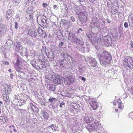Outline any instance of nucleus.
<instances>
[{
  "instance_id": "2f4dec72",
  "label": "nucleus",
  "mask_w": 133,
  "mask_h": 133,
  "mask_svg": "<svg viewBox=\"0 0 133 133\" xmlns=\"http://www.w3.org/2000/svg\"><path fill=\"white\" fill-rule=\"evenodd\" d=\"M35 61H31V64L32 65V66L36 69L37 65L35 63Z\"/></svg>"
},
{
  "instance_id": "49530a36",
  "label": "nucleus",
  "mask_w": 133,
  "mask_h": 133,
  "mask_svg": "<svg viewBox=\"0 0 133 133\" xmlns=\"http://www.w3.org/2000/svg\"><path fill=\"white\" fill-rule=\"evenodd\" d=\"M71 20L72 21V22H74L75 21V18L74 17L72 16L71 17Z\"/></svg>"
},
{
  "instance_id": "72a5a7b5",
  "label": "nucleus",
  "mask_w": 133,
  "mask_h": 133,
  "mask_svg": "<svg viewBox=\"0 0 133 133\" xmlns=\"http://www.w3.org/2000/svg\"><path fill=\"white\" fill-rule=\"evenodd\" d=\"M49 101L51 102H52L53 101L56 102L57 101V99H56L55 98H50L49 99Z\"/></svg>"
},
{
  "instance_id": "3c124183",
  "label": "nucleus",
  "mask_w": 133,
  "mask_h": 133,
  "mask_svg": "<svg viewBox=\"0 0 133 133\" xmlns=\"http://www.w3.org/2000/svg\"><path fill=\"white\" fill-rule=\"evenodd\" d=\"M13 76H14V75L12 74H11L10 75V78L11 79H13Z\"/></svg>"
},
{
  "instance_id": "13d9d810",
  "label": "nucleus",
  "mask_w": 133,
  "mask_h": 133,
  "mask_svg": "<svg viewBox=\"0 0 133 133\" xmlns=\"http://www.w3.org/2000/svg\"><path fill=\"white\" fill-rule=\"evenodd\" d=\"M8 71L9 72H11V70L10 69H9Z\"/></svg>"
},
{
  "instance_id": "a211bd4d",
  "label": "nucleus",
  "mask_w": 133,
  "mask_h": 133,
  "mask_svg": "<svg viewBox=\"0 0 133 133\" xmlns=\"http://www.w3.org/2000/svg\"><path fill=\"white\" fill-rule=\"evenodd\" d=\"M9 94H6L5 96H4V99L5 102H4L6 105H8L9 103L10 100L9 99L8 95Z\"/></svg>"
},
{
  "instance_id": "f704fd0d",
  "label": "nucleus",
  "mask_w": 133,
  "mask_h": 133,
  "mask_svg": "<svg viewBox=\"0 0 133 133\" xmlns=\"http://www.w3.org/2000/svg\"><path fill=\"white\" fill-rule=\"evenodd\" d=\"M67 72H70L69 71H67L64 73V75L66 78H67L68 77V76L69 75V74H67Z\"/></svg>"
},
{
  "instance_id": "f8f14e48",
  "label": "nucleus",
  "mask_w": 133,
  "mask_h": 133,
  "mask_svg": "<svg viewBox=\"0 0 133 133\" xmlns=\"http://www.w3.org/2000/svg\"><path fill=\"white\" fill-rule=\"evenodd\" d=\"M4 90L5 93L6 94H9L10 93L11 91V90L10 88V86L6 84L4 86Z\"/></svg>"
},
{
  "instance_id": "f03ea898",
  "label": "nucleus",
  "mask_w": 133,
  "mask_h": 133,
  "mask_svg": "<svg viewBox=\"0 0 133 133\" xmlns=\"http://www.w3.org/2000/svg\"><path fill=\"white\" fill-rule=\"evenodd\" d=\"M101 124L98 121H96L94 123L91 124H88L86 127V128L89 131H97L101 127Z\"/></svg>"
},
{
  "instance_id": "f257e3e1",
  "label": "nucleus",
  "mask_w": 133,
  "mask_h": 133,
  "mask_svg": "<svg viewBox=\"0 0 133 133\" xmlns=\"http://www.w3.org/2000/svg\"><path fill=\"white\" fill-rule=\"evenodd\" d=\"M97 56L99 57L100 61V64L101 65L109 66L110 60L109 59L111 57L109 53L106 51H104L102 55L98 54Z\"/></svg>"
},
{
  "instance_id": "8fccbe9b",
  "label": "nucleus",
  "mask_w": 133,
  "mask_h": 133,
  "mask_svg": "<svg viewBox=\"0 0 133 133\" xmlns=\"http://www.w3.org/2000/svg\"><path fill=\"white\" fill-rule=\"evenodd\" d=\"M42 5L44 7H45L46 6H47V4L46 3H43L42 4Z\"/></svg>"
},
{
  "instance_id": "4c0bfd02",
  "label": "nucleus",
  "mask_w": 133,
  "mask_h": 133,
  "mask_svg": "<svg viewBox=\"0 0 133 133\" xmlns=\"http://www.w3.org/2000/svg\"><path fill=\"white\" fill-rule=\"evenodd\" d=\"M94 25L97 28H99L100 27V24L99 22H96L94 24Z\"/></svg>"
},
{
  "instance_id": "9b49d317",
  "label": "nucleus",
  "mask_w": 133,
  "mask_h": 133,
  "mask_svg": "<svg viewBox=\"0 0 133 133\" xmlns=\"http://www.w3.org/2000/svg\"><path fill=\"white\" fill-rule=\"evenodd\" d=\"M29 108L31 109L34 112H37L38 111V108L36 106L33 105V104L30 103L29 105Z\"/></svg>"
},
{
  "instance_id": "bb28decb",
  "label": "nucleus",
  "mask_w": 133,
  "mask_h": 133,
  "mask_svg": "<svg viewBox=\"0 0 133 133\" xmlns=\"http://www.w3.org/2000/svg\"><path fill=\"white\" fill-rule=\"evenodd\" d=\"M33 8L32 6H30L26 10V12H28L31 13V14H32L33 11Z\"/></svg>"
},
{
  "instance_id": "c85d7f7f",
  "label": "nucleus",
  "mask_w": 133,
  "mask_h": 133,
  "mask_svg": "<svg viewBox=\"0 0 133 133\" xmlns=\"http://www.w3.org/2000/svg\"><path fill=\"white\" fill-rule=\"evenodd\" d=\"M62 56L63 57L64 59L65 60H66V59H67L69 56V55L67 52H66L65 53L63 54V55H62Z\"/></svg>"
},
{
  "instance_id": "f3484780",
  "label": "nucleus",
  "mask_w": 133,
  "mask_h": 133,
  "mask_svg": "<svg viewBox=\"0 0 133 133\" xmlns=\"http://www.w3.org/2000/svg\"><path fill=\"white\" fill-rule=\"evenodd\" d=\"M38 33L39 35L41 36H43L44 35L45 36V34L46 33L44 31H43L41 28L39 27L37 30Z\"/></svg>"
},
{
  "instance_id": "6ab92c4d",
  "label": "nucleus",
  "mask_w": 133,
  "mask_h": 133,
  "mask_svg": "<svg viewBox=\"0 0 133 133\" xmlns=\"http://www.w3.org/2000/svg\"><path fill=\"white\" fill-rule=\"evenodd\" d=\"M115 70L114 69H111L108 70V74L110 77H112L115 73Z\"/></svg>"
},
{
  "instance_id": "6e6d98bb",
  "label": "nucleus",
  "mask_w": 133,
  "mask_h": 133,
  "mask_svg": "<svg viewBox=\"0 0 133 133\" xmlns=\"http://www.w3.org/2000/svg\"><path fill=\"white\" fill-rule=\"evenodd\" d=\"M78 30L79 31H83L82 29L81 28H79Z\"/></svg>"
},
{
  "instance_id": "5fc2aeb1",
  "label": "nucleus",
  "mask_w": 133,
  "mask_h": 133,
  "mask_svg": "<svg viewBox=\"0 0 133 133\" xmlns=\"http://www.w3.org/2000/svg\"><path fill=\"white\" fill-rule=\"evenodd\" d=\"M3 117L2 116H0V120H3Z\"/></svg>"
},
{
  "instance_id": "09e8293b",
  "label": "nucleus",
  "mask_w": 133,
  "mask_h": 133,
  "mask_svg": "<svg viewBox=\"0 0 133 133\" xmlns=\"http://www.w3.org/2000/svg\"><path fill=\"white\" fill-rule=\"evenodd\" d=\"M52 108L53 109H55L56 108V106H57V104L55 106H54L52 104Z\"/></svg>"
},
{
  "instance_id": "c03bdc74",
  "label": "nucleus",
  "mask_w": 133,
  "mask_h": 133,
  "mask_svg": "<svg viewBox=\"0 0 133 133\" xmlns=\"http://www.w3.org/2000/svg\"><path fill=\"white\" fill-rule=\"evenodd\" d=\"M39 61H40V60H36L35 62V63H36V64L37 65H38V63L40 62Z\"/></svg>"
},
{
  "instance_id": "a19ab883",
  "label": "nucleus",
  "mask_w": 133,
  "mask_h": 133,
  "mask_svg": "<svg viewBox=\"0 0 133 133\" xmlns=\"http://www.w3.org/2000/svg\"><path fill=\"white\" fill-rule=\"evenodd\" d=\"M124 26L125 28H128V25L127 22H125L124 24Z\"/></svg>"
},
{
  "instance_id": "7c9ffc66",
  "label": "nucleus",
  "mask_w": 133,
  "mask_h": 133,
  "mask_svg": "<svg viewBox=\"0 0 133 133\" xmlns=\"http://www.w3.org/2000/svg\"><path fill=\"white\" fill-rule=\"evenodd\" d=\"M62 22H63L64 25H66L68 23L70 22L69 21L63 19L62 21Z\"/></svg>"
},
{
  "instance_id": "774afa93",
  "label": "nucleus",
  "mask_w": 133,
  "mask_h": 133,
  "mask_svg": "<svg viewBox=\"0 0 133 133\" xmlns=\"http://www.w3.org/2000/svg\"><path fill=\"white\" fill-rule=\"evenodd\" d=\"M77 33H79V30H78V31L77 32Z\"/></svg>"
},
{
  "instance_id": "7ed1b4c3",
  "label": "nucleus",
  "mask_w": 133,
  "mask_h": 133,
  "mask_svg": "<svg viewBox=\"0 0 133 133\" xmlns=\"http://www.w3.org/2000/svg\"><path fill=\"white\" fill-rule=\"evenodd\" d=\"M124 66L130 69L133 68V59L132 58L129 57H124L123 63Z\"/></svg>"
},
{
  "instance_id": "ea45409f",
  "label": "nucleus",
  "mask_w": 133,
  "mask_h": 133,
  "mask_svg": "<svg viewBox=\"0 0 133 133\" xmlns=\"http://www.w3.org/2000/svg\"><path fill=\"white\" fill-rule=\"evenodd\" d=\"M129 115L130 116V117L133 119V112L130 113L129 114Z\"/></svg>"
},
{
  "instance_id": "2eb2a0df",
  "label": "nucleus",
  "mask_w": 133,
  "mask_h": 133,
  "mask_svg": "<svg viewBox=\"0 0 133 133\" xmlns=\"http://www.w3.org/2000/svg\"><path fill=\"white\" fill-rule=\"evenodd\" d=\"M47 89L49 91L54 92L56 89L55 86L54 85H48L47 86Z\"/></svg>"
},
{
  "instance_id": "39448f33",
  "label": "nucleus",
  "mask_w": 133,
  "mask_h": 133,
  "mask_svg": "<svg viewBox=\"0 0 133 133\" xmlns=\"http://www.w3.org/2000/svg\"><path fill=\"white\" fill-rule=\"evenodd\" d=\"M51 78L54 82L56 84H60L61 82V79L60 76L58 75L57 74H55L52 75L51 76Z\"/></svg>"
},
{
  "instance_id": "4468645a",
  "label": "nucleus",
  "mask_w": 133,
  "mask_h": 133,
  "mask_svg": "<svg viewBox=\"0 0 133 133\" xmlns=\"http://www.w3.org/2000/svg\"><path fill=\"white\" fill-rule=\"evenodd\" d=\"M93 117L90 116H87L84 118V120L86 123H90L93 120Z\"/></svg>"
},
{
  "instance_id": "338daca9",
  "label": "nucleus",
  "mask_w": 133,
  "mask_h": 133,
  "mask_svg": "<svg viewBox=\"0 0 133 133\" xmlns=\"http://www.w3.org/2000/svg\"><path fill=\"white\" fill-rule=\"evenodd\" d=\"M44 104V103H43V102H42L41 103V105H43Z\"/></svg>"
},
{
  "instance_id": "aec40b11",
  "label": "nucleus",
  "mask_w": 133,
  "mask_h": 133,
  "mask_svg": "<svg viewBox=\"0 0 133 133\" xmlns=\"http://www.w3.org/2000/svg\"><path fill=\"white\" fill-rule=\"evenodd\" d=\"M42 112L44 119L46 120L48 119L49 117V114L47 112L45 111H43Z\"/></svg>"
},
{
  "instance_id": "864d4df0",
  "label": "nucleus",
  "mask_w": 133,
  "mask_h": 133,
  "mask_svg": "<svg viewBox=\"0 0 133 133\" xmlns=\"http://www.w3.org/2000/svg\"><path fill=\"white\" fill-rule=\"evenodd\" d=\"M131 47L133 48V42H132L131 43Z\"/></svg>"
},
{
  "instance_id": "ddd939ff",
  "label": "nucleus",
  "mask_w": 133,
  "mask_h": 133,
  "mask_svg": "<svg viewBox=\"0 0 133 133\" xmlns=\"http://www.w3.org/2000/svg\"><path fill=\"white\" fill-rule=\"evenodd\" d=\"M73 42L75 43L77 45H81L82 43V41L80 39L78 38H76L74 36H72Z\"/></svg>"
},
{
  "instance_id": "412c9836",
  "label": "nucleus",
  "mask_w": 133,
  "mask_h": 133,
  "mask_svg": "<svg viewBox=\"0 0 133 133\" xmlns=\"http://www.w3.org/2000/svg\"><path fill=\"white\" fill-rule=\"evenodd\" d=\"M31 14V13L26 12L25 13V17L26 18L27 20L31 19L32 17Z\"/></svg>"
},
{
  "instance_id": "58836bf2",
  "label": "nucleus",
  "mask_w": 133,
  "mask_h": 133,
  "mask_svg": "<svg viewBox=\"0 0 133 133\" xmlns=\"http://www.w3.org/2000/svg\"><path fill=\"white\" fill-rule=\"evenodd\" d=\"M64 43L63 42H60L59 44V47L62 46L64 44Z\"/></svg>"
},
{
  "instance_id": "473e14b6",
  "label": "nucleus",
  "mask_w": 133,
  "mask_h": 133,
  "mask_svg": "<svg viewBox=\"0 0 133 133\" xmlns=\"http://www.w3.org/2000/svg\"><path fill=\"white\" fill-rule=\"evenodd\" d=\"M49 127L51 128L54 131H56V127L53 124L51 125Z\"/></svg>"
},
{
  "instance_id": "20e7f679",
  "label": "nucleus",
  "mask_w": 133,
  "mask_h": 133,
  "mask_svg": "<svg viewBox=\"0 0 133 133\" xmlns=\"http://www.w3.org/2000/svg\"><path fill=\"white\" fill-rule=\"evenodd\" d=\"M78 15L79 20L81 22V24H82L87 21V13L85 11L83 12H79L76 13Z\"/></svg>"
},
{
  "instance_id": "423d86ee",
  "label": "nucleus",
  "mask_w": 133,
  "mask_h": 133,
  "mask_svg": "<svg viewBox=\"0 0 133 133\" xmlns=\"http://www.w3.org/2000/svg\"><path fill=\"white\" fill-rule=\"evenodd\" d=\"M89 102L90 105L94 110H95L97 108L98 103L94 99L91 98H90Z\"/></svg>"
},
{
  "instance_id": "680f3d73",
  "label": "nucleus",
  "mask_w": 133,
  "mask_h": 133,
  "mask_svg": "<svg viewBox=\"0 0 133 133\" xmlns=\"http://www.w3.org/2000/svg\"><path fill=\"white\" fill-rule=\"evenodd\" d=\"M113 104L114 105H116V103H115V102H113Z\"/></svg>"
},
{
  "instance_id": "c756f323",
  "label": "nucleus",
  "mask_w": 133,
  "mask_h": 133,
  "mask_svg": "<svg viewBox=\"0 0 133 133\" xmlns=\"http://www.w3.org/2000/svg\"><path fill=\"white\" fill-rule=\"evenodd\" d=\"M21 0H13L12 2L13 4L15 5H16L18 4Z\"/></svg>"
},
{
  "instance_id": "603ef678",
  "label": "nucleus",
  "mask_w": 133,
  "mask_h": 133,
  "mask_svg": "<svg viewBox=\"0 0 133 133\" xmlns=\"http://www.w3.org/2000/svg\"><path fill=\"white\" fill-rule=\"evenodd\" d=\"M57 7V5H54L53 6V8L54 9H56V8Z\"/></svg>"
},
{
  "instance_id": "a878e982",
  "label": "nucleus",
  "mask_w": 133,
  "mask_h": 133,
  "mask_svg": "<svg viewBox=\"0 0 133 133\" xmlns=\"http://www.w3.org/2000/svg\"><path fill=\"white\" fill-rule=\"evenodd\" d=\"M6 30L5 26L1 25L0 26V32L1 33H3L4 31Z\"/></svg>"
},
{
  "instance_id": "de8ad7c7",
  "label": "nucleus",
  "mask_w": 133,
  "mask_h": 133,
  "mask_svg": "<svg viewBox=\"0 0 133 133\" xmlns=\"http://www.w3.org/2000/svg\"><path fill=\"white\" fill-rule=\"evenodd\" d=\"M81 78L82 80L83 81H84L85 82V81L86 79L84 77L80 76L79 77V78Z\"/></svg>"
},
{
  "instance_id": "bf43d9fd",
  "label": "nucleus",
  "mask_w": 133,
  "mask_h": 133,
  "mask_svg": "<svg viewBox=\"0 0 133 133\" xmlns=\"http://www.w3.org/2000/svg\"><path fill=\"white\" fill-rule=\"evenodd\" d=\"M13 130H14V132H16L17 131L15 129H14Z\"/></svg>"
},
{
  "instance_id": "e433bc0d",
  "label": "nucleus",
  "mask_w": 133,
  "mask_h": 133,
  "mask_svg": "<svg viewBox=\"0 0 133 133\" xmlns=\"http://www.w3.org/2000/svg\"><path fill=\"white\" fill-rule=\"evenodd\" d=\"M65 103L64 102L61 103L60 104L59 107L61 108H63L65 106Z\"/></svg>"
},
{
  "instance_id": "9d476101",
  "label": "nucleus",
  "mask_w": 133,
  "mask_h": 133,
  "mask_svg": "<svg viewBox=\"0 0 133 133\" xmlns=\"http://www.w3.org/2000/svg\"><path fill=\"white\" fill-rule=\"evenodd\" d=\"M46 66V64L44 62H42V61L38 63V65H37L36 69H42L43 68L45 67Z\"/></svg>"
},
{
  "instance_id": "a18cd8bd",
  "label": "nucleus",
  "mask_w": 133,
  "mask_h": 133,
  "mask_svg": "<svg viewBox=\"0 0 133 133\" xmlns=\"http://www.w3.org/2000/svg\"><path fill=\"white\" fill-rule=\"evenodd\" d=\"M65 13H66V14L68 13V8L67 6L65 7Z\"/></svg>"
},
{
  "instance_id": "37998d69",
  "label": "nucleus",
  "mask_w": 133,
  "mask_h": 133,
  "mask_svg": "<svg viewBox=\"0 0 133 133\" xmlns=\"http://www.w3.org/2000/svg\"><path fill=\"white\" fill-rule=\"evenodd\" d=\"M3 64H4L5 65H8L9 64V62L6 61H3Z\"/></svg>"
},
{
  "instance_id": "5701e85b",
  "label": "nucleus",
  "mask_w": 133,
  "mask_h": 133,
  "mask_svg": "<svg viewBox=\"0 0 133 133\" xmlns=\"http://www.w3.org/2000/svg\"><path fill=\"white\" fill-rule=\"evenodd\" d=\"M30 35L32 37H36L37 36V34L36 30L31 31L30 33Z\"/></svg>"
},
{
  "instance_id": "1a4fd4ad",
  "label": "nucleus",
  "mask_w": 133,
  "mask_h": 133,
  "mask_svg": "<svg viewBox=\"0 0 133 133\" xmlns=\"http://www.w3.org/2000/svg\"><path fill=\"white\" fill-rule=\"evenodd\" d=\"M67 74H70L66 78L68 80V81L70 82V83H72L74 81V76L73 73L71 72H67Z\"/></svg>"
},
{
  "instance_id": "69168bd1",
  "label": "nucleus",
  "mask_w": 133,
  "mask_h": 133,
  "mask_svg": "<svg viewBox=\"0 0 133 133\" xmlns=\"http://www.w3.org/2000/svg\"><path fill=\"white\" fill-rule=\"evenodd\" d=\"M3 102L2 101H0V103L1 104Z\"/></svg>"
},
{
  "instance_id": "0eeeda50",
  "label": "nucleus",
  "mask_w": 133,
  "mask_h": 133,
  "mask_svg": "<svg viewBox=\"0 0 133 133\" xmlns=\"http://www.w3.org/2000/svg\"><path fill=\"white\" fill-rule=\"evenodd\" d=\"M88 61L91 66L95 67L97 65V62L94 58H89Z\"/></svg>"
},
{
  "instance_id": "b1692460",
  "label": "nucleus",
  "mask_w": 133,
  "mask_h": 133,
  "mask_svg": "<svg viewBox=\"0 0 133 133\" xmlns=\"http://www.w3.org/2000/svg\"><path fill=\"white\" fill-rule=\"evenodd\" d=\"M25 102V100L23 99H21L19 100L18 102V104L20 106H21L24 105Z\"/></svg>"
},
{
  "instance_id": "e2e57ef3",
  "label": "nucleus",
  "mask_w": 133,
  "mask_h": 133,
  "mask_svg": "<svg viewBox=\"0 0 133 133\" xmlns=\"http://www.w3.org/2000/svg\"><path fill=\"white\" fill-rule=\"evenodd\" d=\"M17 64H18V62H19V60L18 59H17Z\"/></svg>"
},
{
  "instance_id": "4d7b16f0",
  "label": "nucleus",
  "mask_w": 133,
  "mask_h": 133,
  "mask_svg": "<svg viewBox=\"0 0 133 133\" xmlns=\"http://www.w3.org/2000/svg\"><path fill=\"white\" fill-rule=\"evenodd\" d=\"M122 102L121 101H120L119 102V104H121Z\"/></svg>"
},
{
  "instance_id": "052dcab7",
  "label": "nucleus",
  "mask_w": 133,
  "mask_h": 133,
  "mask_svg": "<svg viewBox=\"0 0 133 133\" xmlns=\"http://www.w3.org/2000/svg\"><path fill=\"white\" fill-rule=\"evenodd\" d=\"M101 130L100 131H98V132H97V133H101Z\"/></svg>"
},
{
  "instance_id": "c9c22d12",
  "label": "nucleus",
  "mask_w": 133,
  "mask_h": 133,
  "mask_svg": "<svg viewBox=\"0 0 133 133\" xmlns=\"http://www.w3.org/2000/svg\"><path fill=\"white\" fill-rule=\"evenodd\" d=\"M15 24V28L16 29H17L18 27V23L17 22L15 21L14 22Z\"/></svg>"
},
{
  "instance_id": "79ce46f5",
  "label": "nucleus",
  "mask_w": 133,
  "mask_h": 133,
  "mask_svg": "<svg viewBox=\"0 0 133 133\" xmlns=\"http://www.w3.org/2000/svg\"><path fill=\"white\" fill-rule=\"evenodd\" d=\"M118 108L121 109H123L124 106L122 104H118Z\"/></svg>"
},
{
  "instance_id": "4be33fe9",
  "label": "nucleus",
  "mask_w": 133,
  "mask_h": 133,
  "mask_svg": "<svg viewBox=\"0 0 133 133\" xmlns=\"http://www.w3.org/2000/svg\"><path fill=\"white\" fill-rule=\"evenodd\" d=\"M15 46L16 48L19 50H21L22 48V46L19 42H17L15 44Z\"/></svg>"
},
{
  "instance_id": "cd10ccee",
  "label": "nucleus",
  "mask_w": 133,
  "mask_h": 133,
  "mask_svg": "<svg viewBox=\"0 0 133 133\" xmlns=\"http://www.w3.org/2000/svg\"><path fill=\"white\" fill-rule=\"evenodd\" d=\"M5 49L3 48H1L0 49V52L2 54H3L5 57H6V54L5 53Z\"/></svg>"
},
{
  "instance_id": "6e6552de",
  "label": "nucleus",
  "mask_w": 133,
  "mask_h": 133,
  "mask_svg": "<svg viewBox=\"0 0 133 133\" xmlns=\"http://www.w3.org/2000/svg\"><path fill=\"white\" fill-rule=\"evenodd\" d=\"M37 22H39L41 24H45L46 23V20L44 18L43 16H38L37 17Z\"/></svg>"
},
{
  "instance_id": "dca6fc26",
  "label": "nucleus",
  "mask_w": 133,
  "mask_h": 133,
  "mask_svg": "<svg viewBox=\"0 0 133 133\" xmlns=\"http://www.w3.org/2000/svg\"><path fill=\"white\" fill-rule=\"evenodd\" d=\"M12 15L11 10L9 9L6 13V18L8 19H9Z\"/></svg>"
},
{
  "instance_id": "0e129e2a",
  "label": "nucleus",
  "mask_w": 133,
  "mask_h": 133,
  "mask_svg": "<svg viewBox=\"0 0 133 133\" xmlns=\"http://www.w3.org/2000/svg\"><path fill=\"white\" fill-rule=\"evenodd\" d=\"M115 112H117V111H118V109H116V110H115Z\"/></svg>"
},
{
  "instance_id": "393cba45",
  "label": "nucleus",
  "mask_w": 133,
  "mask_h": 133,
  "mask_svg": "<svg viewBox=\"0 0 133 133\" xmlns=\"http://www.w3.org/2000/svg\"><path fill=\"white\" fill-rule=\"evenodd\" d=\"M48 57L50 61H52L54 60V58L55 57L54 54V53H52L51 55L48 56Z\"/></svg>"
}]
</instances>
